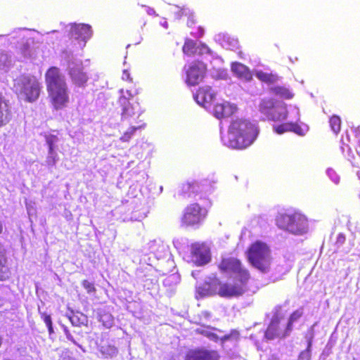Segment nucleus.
<instances>
[{"label": "nucleus", "instance_id": "f257e3e1", "mask_svg": "<svg viewBox=\"0 0 360 360\" xmlns=\"http://www.w3.org/2000/svg\"><path fill=\"white\" fill-rule=\"evenodd\" d=\"M44 81L48 99L53 109L66 108L70 101V91L60 69L56 66L49 68L44 74Z\"/></svg>", "mask_w": 360, "mask_h": 360}, {"label": "nucleus", "instance_id": "f03ea898", "mask_svg": "<svg viewBox=\"0 0 360 360\" xmlns=\"http://www.w3.org/2000/svg\"><path fill=\"white\" fill-rule=\"evenodd\" d=\"M257 127L248 120L236 119L232 120L228 129L227 146L238 150L251 146L257 137Z\"/></svg>", "mask_w": 360, "mask_h": 360}, {"label": "nucleus", "instance_id": "7ed1b4c3", "mask_svg": "<svg viewBox=\"0 0 360 360\" xmlns=\"http://www.w3.org/2000/svg\"><path fill=\"white\" fill-rule=\"evenodd\" d=\"M248 262L262 273L269 271L271 264V249L264 242L256 240L246 251Z\"/></svg>", "mask_w": 360, "mask_h": 360}, {"label": "nucleus", "instance_id": "20e7f679", "mask_svg": "<svg viewBox=\"0 0 360 360\" xmlns=\"http://www.w3.org/2000/svg\"><path fill=\"white\" fill-rule=\"evenodd\" d=\"M276 222L280 229L296 235H302L307 233L308 229L307 217L297 212L279 214L276 218Z\"/></svg>", "mask_w": 360, "mask_h": 360}, {"label": "nucleus", "instance_id": "39448f33", "mask_svg": "<svg viewBox=\"0 0 360 360\" xmlns=\"http://www.w3.org/2000/svg\"><path fill=\"white\" fill-rule=\"evenodd\" d=\"M258 109L267 120L271 121L284 120L288 115L286 103L269 97L260 101Z\"/></svg>", "mask_w": 360, "mask_h": 360}, {"label": "nucleus", "instance_id": "423d86ee", "mask_svg": "<svg viewBox=\"0 0 360 360\" xmlns=\"http://www.w3.org/2000/svg\"><path fill=\"white\" fill-rule=\"evenodd\" d=\"M14 86L17 94L28 102L34 101L39 96L40 83L34 76H20Z\"/></svg>", "mask_w": 360, "mask_h": 360}, {"label": "nucleus", "instance_id": "0eeeda50", "mask_svg": "<svg viewBox=\"0 0 360 360\" xmlns=\"http://www.w3.org/2000/svg\"><path fill=\"white\" fill-rule=\"evenodd\" d=\"M207 209L198 202L188 205L184 210L181 223L186 227H198L207 218Z\"/></svg>", "mask_w": 360, "mask_h": 360}, {"label": "nucleus", "instance_id": "6e6552de", "mask_svg": "<svg viewBox=\"0 0 360 360\" xmlns=\"http://www.w3.org/2000/svg\"><path fill=\"white\" fill-rule=\"evenodd\" d=\"M251 278L243 274L241 278H233L232 283L221 281L219 296L224 298L238 297L248 290V283Z\"/></svg>", "mask_w": 360, "mask_h": 360}, {"label": "nucleus", "instance_id": "1a4fd4ad", "mask_svg": "<svg viewBox=\"0 0 360 360\" xmlns=\"http://www.w3.org/2000/svg\"><path fill=\"white\" fill-rule=\"evenodd\" d=\"M185 83L188 86H195L203 81L207 75V65L199 60H195L184 65Z\"/></svg>", "mask_w": 360, "mask_h": 360}, {"label": "nucleus", "instance_id": "9d476101", "mask_svg": "<svg viewBox=\"0 0 360 360\" xmlns=\"http://www.w3.org/2000/svg\"><path fill=\"white\" fill-rule=\"evenodd\" d=\"M217 266L221 273L233 274L234 278H241L243 273L248 275V278H251L248 269L243 267L242 262L236 257L222 258Z\"/></svg>", "mask_w": 360, "mask_h": 360}, {"label": "nucleus", "instance_id": "9b49d317", "mask_svg": "<svg viewBox=\"0 0 360 360\" xmlns=\"http://www.w3.org/2000/svg\"><path fill=\"white\" fill-rule=\"evenodd\" d=\"M72 85L76 88L84 89L87 86L89 77L82 63H72L68 71Z\"/></svg>", "mask_w": 360, "mask_h": 360}, {"label": "nucleus", "instance_id": "f8f14e48", "mask_svg": "<svg viewBox=\"0 0 360 360\" xmlns=\"http://www.w3.org/2000/svg\"><path fill=\"white\" fill-rule=\"evenodd\" d=\"M281 319L282 317L278 314H276L272 317L264 333V337L266 340L282 339L290 335L291 331L288 330V326L286 325L283 328L281 326Z\"/></svg>", "mask_w": 360, "mask_h": 360}, {"label": "nucleus", "instance_id": "ddd939ff", "mask_svg": "<svg viewBox=\"0 0 360 360\" xmlns=\"http://www.w3.org/2000/svg\"><path fill=\"white\" fill-rule=\"evenodd\" d=\"M221 280L214 276L205 281L195 288V297L197 300L206 297L219 295Z\"/></svg>", "mask_w": 360, "mask_h": 360}, {"label": "nucleus", "instance_id": "4468645a", "mask_svg": "<svg viewBox=\"0 0 360 360\" xmlns=\"http://www.w3.org/2000/svg\"><path fill=\"white\" fill-rule=\"evenodd\" d=\"M120 93L122 95L119 98L117 103L121 109L122 117L127 119L136 114L139 103L136 102L134 96L128 91H126L128 97L124 94L123 89L120 90Z\"/></svg>", "mask_w": 360, "mask_h": 360}, {"label": "nucleus", "instance_id": "2eb2a0df", "mask_svg": "<svg viewBox=\"0 0 360 360\" xmlns=\"http://www.w3.org/2000/svg\"><path fill=\"white\" fill-rule=\"evenodd\" d=\"M91 27L89 25L79 24L71 27V38L78 41L80 46H84L86 40L91 37Z\"/></svg>", "mask_w": 360, "mask_h": 360}, {"label": "nucleus", "instance_id": "dca6fc26", "mask_svg": "<svg viewBox=\"0 0 360 360\" xmlns=\"http://www.w3.org/2000/svg\"><path fill=\"white\" fill-rule=\"evenodd\" d=\"M214 96L215 94L212 90V88L209 86H204L198 88L194 95V98L198 103L205 106L213 101Z\"/></svg>", "mask_w": 360, "mask_h": 360}, {"label": "nucleus", "instance_id": "f3484780", "mask_svg": "<svg viewBox=\"0 0 360 360\" xmlns=\"http://www.w3.org/2000/svg\"><path fill=\"white\" fill-rule=\"evenodd\" d=\"M237 108L235 105L228 102L217 103L213 109L214 116L218 119L228 117L233 115Z\"/></svg>", "mask_w": 360, "mask_h": 360}, {"label": "nucleus", "instance_id": "a211bd4d", "mask_svg": "<svg viewBox=\"0 0 360 360\" xmlns=\"http://www.w3.org/2000/svg\"><path fill=\"white\" fill-rule=\"evenodd\" d=\"M191 253L198 266L205 265L210 261L209 251L198 244L192 246Z\"/></svg>", "mask_w": 360, "mask_h": 360}, {"label": "nucleus", "instance_id": "6ab92c4d", "mask_svg": "<svg viewBox=\"0 0 360 360\" xmlns=\"http://www.w3.org/2000/svg\"><path fill=\"white\" fill-rule=\"evenodd\" d=\"M12 118V112L8 102L0 93V127L8 124Z\"/></svg>", "mask_w": 360, "mask_h": 360}, {"label": "nucleus", "instance_id": "aec40b11", "mask_svg": "<svg viewBox=\"0 0 360 360\" xmlns=\"http://www.w3.org/2000/svg\"><path fill=\"white\" fill-rule=\"evenodd\" d=\"M199 188V184L196 181H188L181 185L179 194L184 197H191L198 193Z\"/></svg>", "mask_w": 360, "mask_h": 360}, {"label": "nucleus", "instance_id": "412c9836", "mask_svg": "<svg viewBox=\"0 0 360 360\" xmlns=\"http://www.w3.org/2000/svg\"><path fill=\"white\" fill-rule=\"evenodd\" d=\"M232 72L238 77L246 81L252 79V73L249 68L245 65L238 63L233 62L231 64Z\"/></svg>", "mask_w": 360, "mask_h": 360}, {"label": "nucleus", "instance_id": "4be33fe9", "mask_svg": "<svg viewBox=\"0 0 360 360\" xmlns=\"http://www.w3.org/2000/svg\"><path fill=\"white\" fill-rule=\"evenodd\" d=\"M98 348L102 356L105 359H112L116 356L118 353V349L114 345L103 340L101 341Z\"/></svg>", "mask_w": 360, "mask_h": 360}, {"label": "nucleus", "instance_id": "5701e85b", "mask_svg": "<svg viewBox=\"0 0 360 360\" xmlns=\"http://www.w3.org/2000/svg\"><path fill=\"white\" fill-rule=\"evenodd\" d=\"M6 263L7 258L5 251L0 245V281H6L10 276V271Z\"/></svg>", "mask_w": 360, "mask_h": 360}, {"label": "nucleus", "instance_id": "b1692460", "mask_svg": "<svg viewBox=\"0 0 360 360\" xmlns=\"http://www.w3.org/2000/svg\"><path fill=\"white\" fill-rule=\"evenodd\" d=\"M269 91L274 96H279L284 99H291L294 96V94L290 91V90L283 86H271L269 89Z\"/></svg>", "mask_w": 360, "mask_h": 360}, {"label": "nucleus", "instance_id": "393cba45", "mask_svg": "<svg viewBox=\"0 0 360 360\" xmlns=\"http://www.w3.org/2000/svg\"><path fill=\"white\" fill-rule=\"evenodd\" d=\"M255 76L259 81L268 84H274L278 80L277 75L271 72H266L262 70L257 71Z\"/></svg>", "mask_w": 360, "mask_h": 360}, {"label": "nucleus", "instance_id": "a878e982", "mask_svg": "<svg viewBox=\"0 0 360 360\" xmlns=\"http://www.w3.org/2000/svg\"><path fill=\"white\" fill-rule=\"evenodd\" d=\"M198 49V47L195 42L191 39H186L183 46L182 51L184 54L191 56L197 53Z\"/></svg>", "mask_w": 360, "mask_h": 360}, {"label": "nucleus", "instance_id": "bb28decb", "mask_svg": "<svg viewBox=\"0 0 360 360\" xmlns=\"http://www.w3.org/2000/svg\"><path fill=\"white\" fill-rule=\"evenodd\" d=\"M303 308L300 307L295 311H293L289 318L287 323V326L288 327V330H290L292 331V326L293 323L297 321L298 319H300L303 316Z\"/></svg>", "mask_w": 360, "mask_h": 360}, {"label": "nucleus", "instance_id": "cd10ccee", "mask_svg": "<svg viewBox=\"0 0 360 360\" xmlns=\"http://www.w3.org/2000/svg\"><path fill=\"white\" fill-rule=\"evenodd\" d=\"M342 121L339 116L332 115L329 119V124L331 130L335 134H338L341 130Z\"/></svg>", "mask_w": 360, "mask_h": 360}, {"label": "nucleus", "instance_id": "c85d7f7f", "mask_svg": "<svg viewBox=\"0 0 360 360\" xmlns=\"http://www.w3.org/2000/svg\"><path fill=\"white\" fill-rule=\"evenodd\" d=\"M202 360H219L220 355L217 351L202 348Z\"/></svg>", "mask_w": 360, "mask_h": 360}, {"label": "nucleus", "instance_id": "c756f323", "mask_svg": "<svg viewBox=\"0 0 360 360\" xmlns=\"http://www.w3.org/2000/svg\"><path fill=\"white\" fill-rule=\"evenodd\" d=\"M202 348L191 349L186 356L184 360H202Z\"/></svg>", "mask_w": 360, "mask_h": 360}, {"label": "nucleus", "instance_id": "7c9ffc66", "mask_svg": "<svg viewBox=\"0 0 360 360\" xmlns=\"http://www.w3.org/2000/svg\"><path fill=\"white\" fill-rule=\"evenodd\" d=\"M45 139L49 147V153H53V150H55V144L58 141V136L53 134H49L45 136Z\"/></svg>", "mask_w": 360, "mask_h": 360}, {"label": "nucleus", "instance_id": "2f4dec72", "mask_svg": "<svg viewBox=\"0 0 360 360\" xmlns=\"http://www.w3.org/2000/svg\"><path fill=\"white\" fill-rule=\"evenodd\" d=\"M240 338V333L236 329H233L230 331L229 334H226L221 338H220V340L222 343L225 342L226 341L230 340H238Z\"/></svg>", "mask_w": 360, "mask_h": 360}, {"label": "nucleus", "instance_id": "473e14b6", "mask_svg": "<svg viewBox=\"0 0 360 360\" xmlns=\"http://www.w3.org/2000/svg\"><path fill=\"white\" fill-rule=\"evenodd\" d=\"M141 128V126L139 127H129L128 129V130L127 131H125L122 136L120 137V140L122 141V142H128L129 141V140L131 139V136L134 135V134L135 133V131L140 129Z\"/></svg>", "mask_w": 360, "mask_h": 360}, {"label": "nucleus", "instance_id": "72a5a7b5", "mask_svg": "<svg viewBox=\"0 0 360 360\" xmlns=\"http://www.w3.org/2000/svg\"><path fill=\"white\" fill-rule=\"evenodd\" d=\"M274 131L278 134H282L285 132L290 131L289 122L282 123L278 125L274 126Z\"/></svg>", "mask_w": 360, "mask_h": 360}, {"label": "nucleus", "instance_id": "f704fd0d", "mask_svg": "<svg viewBox=\"0 0 360 360\" xmlns=\"http://www.w3.org/2000/svg\"><path fill=\"white\" fill-rule=\"evenodd\" d=\"M290 131H292L297 135L304 136V132L303 129L297 123L289 122Z\"/></svg>", "mask_w": 360, "mask_h": 360}, {"label": "nucleus", "instance_id": "c9c22d12", "mask_svg": "<svg viewBox=\"0 0 360 360\" xmlns=\"http://www.w3.org/2000/svg\"><path fill=\"white\" fill-rule=\"evenodd\" d=\"M41 317L43 319L45 324L46 325L49 333L51 334L53 332V329L52 326V320L51 316L46 314V313H42L41 314Z\"/></svg>", "mask_w": 360, "mask_h": 360}, {"label": "nucleus", "instance_id": "e433bc0d", "mask_svg": "<svg viewBox=\"0 0 360 360\" xmlns=\"http://www.w3.org/2000/svg\"><path fill=\"white\" fill-rule=\"evenodd\" d=\"M82 285L88 293H92L96 292V288L94 286V284L89 281L88 280L82 281Z\"/></svg>", "mask_w": 360, "mask_h": 360}, {"label": "nucleus", "instance_id": "4c0bfd02", "mask_svg": "<svg viewBox=\"0 0 360 360\" xmlns=\"http://www.w3.org/2000/svg\"><path fill=\"white\" fill-rule=\"evenodd\" d=\"M57 153L55 150H53V153H49L46 158V163L48 165L53 166L57 162Z\"/></svg>", "mask_w": 360, "mask_h": 360}, {"label": "nucleus", "instance_id": "58836bf2", "mask_svg": "<svg viewBox=\"0 0 360 360\" xmlns=\"http://www.w3.org/2000/svg\"><path fill=\"white\" fill-rule=\"evenodd\" d=\"M122 79L124 81L132 82V78L130 76V73L127 70H124L122 74Z\"/></svg>", "mask_w": 360, "mask_h": 360}, {"label": "nucleus", "instance_id": "ea45409f", "mask_svg": "<svg viewBox=\"0 0 360 360\" xmlns=\"http://www.w3.org/2000/svg\"><path fill=\"white\" fill-rule=\"evenodd\" d=\"M311 347V340H310L308 342V345H307V349L305 351H302L300 354V357H302V355L307 354L308 359H310Z\"/></svg>", "mask_w": 360, "mask_h": 360}, {"label": "nucleus", "instance_id": "a19ab883", "mask_svg": "<svg viewBox=\"0 0 360 360\" xmlns=\"http://www.w3.org/2000/svg\"><path fill=\"white\" fill-rule=\"evenodd\" d=\"M345 242V235L342 233H339L337 237L336 243L338 244L342 245Z\"/></svg>", "mask_w": 360, "mask_h": 360}, {"label": "nucleus", "instance_id": "79ce46f5", "mask_svg": "<svg viewBox=\"0 0 360 360\" xmlns=\"http://www.w3.org/2000/svg\"><path fill=\"white\" fill-rule=\"evenodd\" d=\"M201 50L204 52H210L209 48L205 44H201Z\"/></svg>", "mask_w": 360, "mask_h": 360}, {"label": "nucleus", "instance_id": "37998d69", "mask_svg": "<svg viewBox=\"0 0 360 360\" xmlns=\"http://www.w3.org/2000/svg\"><path fill=\"white\" fill-rule=\"evenodd\" d=\"M67 338L68 340H70L71 342H72L75 345H77V342L75 340V339L73 338V337L71 335H67Z\"/></svg>", "mask_w": 360, "mask_h": 360}, {"label": "nucleus", "instance_id": "c03bdc74", "mask_svg": "<svg viewBox=\"0 0 360 360\" xmlns=\"http://www.w3.org/2000/svg\"><path fill=\"white\" fill-rule=\"evenodd\" d=\"M2 230H3L2 224H1V223L0 222V234H1V232H2Z\"/></svg>", "mask_w": 360, "mask_h": 360}, {"label": "nucleus", "instance_id": "a18cd8bd", "mask_svg": "<svg viewBox=\"0 0 360 360\" xmlns=\"http://www.w3.org/2000/svg\"><path fill=\"white\" fill-rule=\"evenodd\" d=\"M212 336H214L215 338H217V335L212 334Z\"/></svg>", "mask_w": 360, "mask_h": 360}]
</instances>
